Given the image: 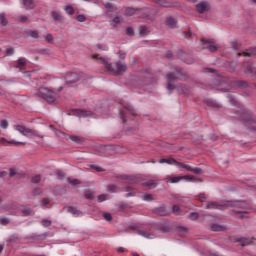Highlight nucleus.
I'll use <instances>...</instances> for the list:
<instances>
[{
	"label": "nucleus",
	"instance_id": "obj_47",
	"mask_svg": "<svg viewBox=\"0 0 256 256\" xmlns=\"http://www.w3.org/2000/svg\"><path fill=\"white\" fill-rule=\"evenodd\" d=\"M0 126L2 129H7L9 127V122L7 120H1Z\"/></svg>",
	"mask_w": 256,
	"mask_h": 256
},
{
	"label": "nucleus",
	"instance_id": "obj_42",
	"mask_svg": "<svg viewBox=\"0 0 256 256\" xmlns=\"http://www.w3.org/2000/svg\"><path fill=\"white\" fill-rule=\"evenodd\" d=\"M166 163H167V165H176L177 166L178 161L175 160L174 158H168V159H166Z\"/></svg>",
	"mask_w": 256,
	"mask_h": 256
},
{
	"label": "nucleus",
	"instance_id": "obj_33",
	"mask_svg": "<svg viewBox=\"0 0 256 256\" xmlns=\"http://www.w3.org/2000/svg\"><path fill=\"white\" fill-rule=\"evenodd\" d=\"M254 69H253V66L252 65H250V64H248L247 66H246V69H245V73H246V75H251L252 73H254Z\"/></svg>",
	"mask_w": 256,
	"mask_h": 256
},
{
	"label": "nucleus",
	"instance_id": "obj_59",
	"mask_svg": "<svg viewBox=\"0 0 256 256\" xmlns=\"http://www.w3.org/2000/svg\"><path fill=\"white\" fill-rule=\"evenodd\" d=\"M113 23H115L116 25L121 23V18H119V16H116L113 20Z\"/></svg>",
	"mask_w": 256,
	"mask_h": 256
},
{
	"label": "nucleus",
	"instance_id": "obj_7",
	"mask_svg": "<svg viewBox=\"0 0 256 256\" xmlns=\"http://www.w3.org/2000/svg\"><path fill=\"white\" fill-rule=\"evenodd\" d=\"M241 121H243L244 125L246 127H250V125H253L256 123V118L253 116V114L249 111H244L240 117Z\"/></svg>",
	"mask_w": 256,
	"mask_h": 256
},
{
	"label": "nucleus",
	"instance_id": "obj_29",
	"mask_svg": "<svg viewBox=\"0 0 256 256\" xmlns=\"http://www.w3.org/2000/svg\"><path fill=\"white\" fill-rule=\"evenodd\" d=\"M172 212L175 214V215H183V212L181 211V208L177 205H174L172 207Z\"/></svg>",
	"mask_w": 256,
	"mask_h": 256
},
{
	"label": "nucleus",
	"instance_id": "obj_60",
	"mask_svg": "<svg viewBox=\"0 0 256 256\" xmlns=\"http://www.w3.org/2000/svg\"><path fill=\"white\" fill-rule=\"evenodd\" d=\"M232 47H233V49H235V50L239 49V43H237L236 41H233V42H232Z\"/></svg>",
	"mask_w": 256,
	"mask_h": 256
},
{
	"label": "nucleus",
	"instance_id": "obj_18",
	"mask_svg": "<svg viewBox=\"0 0 256 256\" xmlns=\"http://www.w3.org/2000/svg\"><path fill=\"white\" fill-rule=\"evenodd\" d=\"M21 216L22 217H29L33 215V210L31 208H22L21 209Z\"/></svg>",
	"mask_w": 256,
	"mask_h": 256
},
{
	"label": "nucleus",
	"instance_id": "obj_9",
	"mask_svg": "<svg viewBox=\"0 0 256 256\" xmlns=\"http://www.w3.org/2000/svg\"><path fill=\"white\" fill-rule=\"evenodd\" d=\"M79 74L70 73L66 76V85H73V83H77L79 81Z\"/></svg>",
	"mask_w": 256,
	"mask_h": 256
},
{
	"label": "nucleus",
	"instance_id": "obj_37",
	"mask_svg": "<svg viewBox=\"0 0 256 256\" xmlns=\"http://www.w3.org/2000/svg\"><path fill=\"white\" fill-rule=\"evenodd\" d=\"M67 182L70 185H79L81 183L78 179H71V178H67Z\"/></svg>",
	"mask_w": 256,
	"mask_h": 256
},
{
	"label": "nucleus",
	"instance_id": "obj_41",
	"mask_svg": "<svg viewBox=\"0 0 256 256\" xmlns=\"http://www.w3.org/2000/svg\"><path fill=\"white\" fill-rule=\"evenodd\" d=\"M125 15L131 17V15H135V9L133 8H126Z\"/></svg>",
	"mask_w": 256,
	"mask_h": 256
},
{
	"label": "nucleus",
	"instance_id": "obj_25",
	"mask_svg": "<svg viewBox=\"0 0 256 256\" xmlns=\"http://www.w3.org/2000/svg\"><path fill=\"white\" fill-rule=\"evenodd\" d=\"M166 25L173 28L175 25H177V21L174 18H167Z\"/></svg>",
	"mask_w": 256,
	"mask_h": 256
},
{
	"label": "nucleus",
	"instance_id": "obj_62",
	"mask_svg": "<svg viewBox=\"0 0 256 256\" xmlns=\"http://www.w3.org/2000/svg\"><path fill=\"white\" fill-rule=\"evenodd\" d=\"M117 253H125V248L123 247L117 248Z\"/></svg>",
	"mask_w": 256,
	"mask_h": 256
},
{
	"label": "nucleus",
	"instance_id": "obj_54",
	"mask_svg": "<svg viewBox=\"0 0 256 256\" xmlns=\"http://www.w3.org/2000/svg\"><path fill=\"white\" fill-rule=\"evenodd\" d=\"M106 200H107V195L101 194V195L98 196V201L100 203H103V201H106Z\"/></svg>",
	"mask_w": 256,
	"mask_h": 256
},
{
	"label": "nucleus",
	"instance_id": "obj_26",
	"mask_svg": "<svg viewBox=\"0 0 256 256\" xmlns=\"http://www.w3.org/2000/svg\"><path fill=\"white\" fill-rule=\"evenodd\" d=\"M29 37H32L33 39H39V31L37 30H30L28 31Z\"/></svg>",
	"mask_w": 256,
	"mask_h": 256
},
{
	"label": "nucleus",
	"instance_id": "obj_17",
	"mask_svg": "<svg viewBox=\"0 0 256 256\" xmlns=\"http://www.w3.org/2000/svg\"><path fill=\"white\" fill-rule=\"evenodd\" d=\"M23 5L25 9H35V1L34 0H23Z\"/></svg>",
	"mask_w": 256,
	"mask_h": 256
},
{
	"label": "nucleus",
	"instance_id": "obj_49",
	"mask_svg": "<svg viewBox=\"0 0 256 256\" xmlns=\"http://www.w3.org/2000/svg\"><path fill=\"white\" fill-rule=\"evenodd\" d=\"M44 39L47 41V43H53V34H47L44 36Z\"/></svg>",
	"mask_w": 256,
	"mask_h": 256
},
{
	"label": "nucleus",
	"instance_id": "obj_35",
	"mask_svg": "<svg viewBox=\"0 0 256 256\" xmlns=\"http://www.w3.org/2000/svg\"><path fill=\"white\" fill-rule=\"evenodd\" d=\"M138 235H142V237H146L147 239H151V233L145 232L143 230H139Z\"/></svg>",
	"mask_w": 256,
	"mask_h": 256
},
{
	"label": "nucleus",
	"instance_id": "obj_5",
	"mask_svg": "<svg viewBox=\"0 0 256 256\" xmlns=\"http://www.w3.org/2000/svg\"><path fill=\"white\" fill-rule=\"evenodd\" d=\"M39 95L42 97V99H45L47 103H55L56 101L55 92L49 90L48 88H41Z\"/></svg>",
	"mask_w": 256,
	"mask_h": 256
},
{
	"label": "nucleus",
	"instance_id": "obj_4",
	"mask_svg": "<svg viewBox=\"0 0 256 256\" xmlns=\"http://www.w3.org/2000/svg\"><path fill=\"white\" fill-rule=\"evenodd\" d=\"M197 181L195 176L185 175V176H175V175H167L164 179L165 183H179V181Z\"/></svg>",
	"mask_w": 256,
	"mask_h": 256
},
{
	"label": "nucleus",
	"instance_id": "obj_56",
	"mask_svg": "<svg viewBox=\"0 0 256 256\" xmlns=\"http://www.w3.org/2000/svg\"><path fill=\"white\" fill-rule=\"evenodd\" d=\"M13 53H15V49H13V47L6 49V55L11 56Z\"/></svg>",
	"mask_w": 256,
	"mask_h": 256
},
{
	"label": "nucleus",
	"instance_id": "obj_6",
	"mask_svg": "<svg viewBox=\"0 0 256 256\" xmlns=\"http://www.w3.org/2000/svg\"><path fill=\"white\" fill-rule=\"evenodd\" d=\"M177 75L175 73H169L166 75V79H167V86L166 89L168 91H173V89H175V86L171 83H173L174 81H177V79H181V70H177Z\"/></svg>",
	"mask_w": 256,
	"mask_h": 256
},
{
	"label": "nucleus",
	"instance_id": "obj_10",
	"mask_svg": "<svg viewBox=\"0 0 256 256\" xmlns=\"http://www.w3.org/2000/svg\"><path fill=\"white\" fill-rule=\"evenodd\" d=\"M14 67H15V69H20V71H23V69H25V67H27V58L20 57L16 61V65H14Z\"/></svg>",
	"mask_w": 256,
	"mask_h": 256
},
{
	"label": "nucleus",
	"instance_id": "obj_48",
	"mask_svg": "<svg viewBox=\"0 0 256 256\" xmlns=\"http://www.w3.org/2000/svg\"><path fill=\"white\" fill-rule=\"evenodd\" d=\"M139 33H140V35H147V27L146 26H140L139 27Z\"/></svg>",
	"mask_w": 256,
	"mask_h": 256
},
{
	"label": "nucleus",
	"instance_id": "obj_64",
	"mask_svg": "<svg viewBox=\"0 0 256 256\" xmlns=\"http://www.w3.org/2000/svg\"><path fill=\"white\" fill-rule=\"evenodd\" d=\"M120 118L122 119L123 123L127 121V119L125 118V115H123L122 113H120Z\"/></svg>",
	"mask_w": 256,
	"mask_h": 256
},
{
	"label": "nucleus",
	"instance_id": "obj_31",
	"mask_svg": "<svg viewBox=\"0 0 256 256\" xmlns=\"http://www.w3.org/2000/svg\"><path fill=\"white\" fill-rule=\"evenodd\" d=\"M188 218L191 219V221H197L199 219V213L197 212H191L188 216Z\"/></svg>",
	"mask_w": 256,
	"mask_h": 256
},
{
	"label": "nucleus",
	"instance_id": "obj_55",
	"mask_svg": "<svg viewBox=\"0 0 256 256\" xmlns=\"http://www.w3.org/2000/svg\"><path fill=\"white\" fill-rule=\"evenodd\" d=\"M85 198H86V199H89L90 201L93 200V199H94L93 193H91V192H89V191L86 192V193H85Z\"/></svg>",
	"mask_w": 256,
	"mask_h": 256
},
{
	"label": "nucleus",
	"instance_id": "obj_52",
	"mask_svg": "<svg viewBox=\"0 0 256 256\" xmlns=\"http://www.w3.org/2000/svg\"><path fill=\"white\" fill-rule=\"evenodd\" d=\"M27 20H28L27 16H19L17 18V21H19L20 23H27Z\"/></svg>",
	"mask_w": 256,
	"mask_h": 256
},
{
	"label": "nucleus",
	"instance_id": "obj_40",
	"mask_svg": "<svg viewBox=\"0 0 256 256\" xmlns=\"http://www.w3.org/2000/svg\"><path fill=\"white\" fill-rule=\"evenodd\" d=\"M65 11L66 13H68V15H73L75 13V9H73V6H66Z\"/></svg>",
	"mask_w": 256,
	"mask_h": 256
},
{
	"label": "nucleus",
	"instance_id": "obj_36",
	"mask_svg": "<svg viewBox=\"0 0 256 256\" xmlns=\"http://www.w3.org/2000/svg\"><path fill=\"white\" fill-rule=\"evenodd\" d=\"M51 220H49V219H43L42 221H41V225L43 226V227H51Z\"/></svg>",
	"mask_w": 256,
	"mask_h": 256
},
{
	"label": "nucleus",
	"instance_id": "obj_43",
	"mask_svg": "<svg viewBox=\"0 0 256 256\" xmlns=\"http://www.w3.org/2000/svg\"><path fill=\"white\" fill-rule=\"evenodd\" d=\"M76 20L79 21V23H84V21H87V17H85L83 14H80L76 17Z\"/></svg>",
	"mask_w": 256,
	"mask_h": 256
},
{
	"label": "nucleus",
	"instance_id": "obj_16",
	"mask_svg": "<svg viewBox=\"0 0 256 256\" xmlns=\"http://www.w3.org/2000/svg\"><path fill=\"white\" fill-rule=\"evenodd\" d=\"M223 205L217 203V202H209L206 205V209H223Z\"/></svg>",
	"mask_w": 256,
	"mask_h": 256
},
{
	"label": "nucleus",
	"instance_id": "obj_28",
	"mask_svg": "<svg viewBox=\"0 0 256 256\" xmlns=\"http://www.w3.org/2000/svg\"><path fill=\"white\" fill-rule=\"evenodd\" d=\"M51 17L55 21H61V19H62V17L60 16L59 12H57V11H52L51 12Z\"/></svg>",
	"mask_w": 256,
	"mask_h": 256
},
{
	"label": "nucleus",
	"instance_id": "obj_12",
	"mask_svg": "<svg viewBox=\"0 0 256 256\" xmlns=\"http://www.w3.org/2000/svg\"><path fill=\"white\" fill-rule=\"evenodd\" d=\"M202 41H203V45H208L206 47V49H208V51H210L211 53H215V51H217V47L214 43H211L208 40H202Z\"/></svg>",
	"mask_w": 256,
	"mask_h": 256
},
{
	"label": "nucleus",
	"instance_id": "obj_23",
	"mask_svg": "<svg viewBox=\"0 0 256 256\" xmlns=\"http://www.w3.org/2000/svg\"><path fill=\"white\" fill-rule=\"evenodd\" d=\"M156 3L160 5V7H171V2L167 0H157Z\"/></svg>",
	"mask_w": 256,
	"mask_h": 256
},
{
	"label": "nucleus",
	"instance_id": "obj_24",
	"mask_svg": "<svg viewBox=\"0 0 256 256\" xmlns=\"http://www.w3.org/2000/svg\"><path fill=\"white\" fill-rule=\"evenodd\" d=\"M79 117H91L93 113L91 111L78 110Z\"/></svg>",
	"mask_w": 256,
	"mask_h": 256
},
{
	"label": "nucleus",
	"instance_id": "obj_63",
	"mask_svg": "<svg viewBox=\"0 0 256 256\" xmlns=\"http://www.w3.org/2000/svg\"><path fill=\"white\" fill-rule=\"evenodd\" d=\"M16 173L15 170L10 169V177H15Z\"/></svg>",
	"mask_w": 256,
	"mask_h": 256
},
{
	"label": "nucleus",
	"instance_id": "obj_22",
	"mask_svg": "<svg viewBox=\"0 0 256 256\" xmlns=\"http://www.w3.org/2000/svg\"><path fill=\"white\" fill-rule=\"evenodd\" d=\"M8 23H9V21L7 20V17L5 16V13H1L0 14V25L5 27Z\"/></svg>",
	"mask_w": 256,
	"mask_h": 256
},
{
	"label": "nucleus",
	"instance_id": "obj_13",
	"mask_svg": "<svg viewBox=\"0 0 256 256\" xmlns=\"http://www.w3.org/2000/svg\"><path fill=\"white\" fill-rule=\"evenodd\" d=\"M242 55L244 57H252V55H256V47L249 49L248 52H239L238 53V57H242Z\"/></svg>",
	"mask_w": 256,
	"mask_h": 256
},
{
	"label": "nucleus",
	"instance_id": "obj_34",
	"mask_svg": "<svg viewBox=\"0 0 256 256\" xmlns=\"http://www.w3.org/2000/svg\"><path fill=\"white\" fill-rule=\"evenodd\" d=\"M107 191H109V193H115L117 191V185L115 184L108 185Z\"/></svg>",
	"mask_w": 256,
	"mask_h": 256
},
{
	"label": "nucleus",
	"instance_id": "obj_21",
	"mask_svg": "<svg viewBox=\"0 0 256 256\" xmlns=\"http://www.w3.org/2000/svg\"><path fill=\"white\" fill-rule=\"evenodd\" d=\"M211 231H225V226H221L219 224H212Z\"/></svg>",
	"mask_w": 256,
	"mask_h": 256
},
{
	"label": "nucleus",
	"instance_id": "obj_50",
	"mask_svg": "<svg viewBox=\"0 0 256 256\" xmlns=\"http://www.w3.org/2000/svg\"><path fill=\"white\" fill-rule=\"evenodd\" d=\"M198 201H201V203H205V199H207V196L205 194H199L197 196Z\"/></svg>",
	"mask_w": 256,
	"mask_h": 256
},
{
	"label": "nucleus",
	"instance_id": "obj_27",
	"mask_svg": "<svg viewBox=\"0 0 256 256\" xmlns=\"http://www.w3.org/2000/svg\"><path fill=\"white\" fill-rule=\"evenodd\" d=\"M176 167H179L180 169H186V171H191V166H189L183 162H178Z\"/></svg>",
	"mask_w": 256,
	"mask_h": 256
},
{
	"label": "nucleus",
	"instance_id": "obj_30",
	"mask_svg": "<svg viewBox=\"0 0 256 256\" xmlns=\"http://www.w3.org/2000/svg\"><path fill=\"white\" fill-rule=\"evenodd\" d=\"M144 187H148L149 189H152V187H157V183H155L154 180H150L144 183Z\"/></svg>",
	"mask_w": 256,
	"mask_h": 256
},
{
	"label": "nucleus",
	"instance_id": "obj_1",
	"mask_svg": "<svg viewBox=\"0 0 256 256\" xmlns=\"http://www.w3.org/2000/svg\"><path fill=\"white\" fill-rule=\"evenodd\" d=\"M92 59H98L99 63L104 65L107 69V71H110L112 75H123L127 71V64L118 61L116 62V68H113V65H111L105 58H99V54H94L92 56Z\"/></svg>",
	"mask_w": 256,
	"mask_h": 256
},
{
	"label": "nucleus",
	"instance_id": "obj_39",
	"mask_svg": "<svg viewBox=\"0 0 256 256\" xmlns=\"http://www.w3.org/2000/svg\"><path fill=\"white\" fill-rule=\"evenodd\" d=\"M10 221L7 217H0V225H9Z\"/></svg>",
	"mask_w": 256,
	"mask_h": 256
},
{
	"label": "nucleus",
	"instance_id": "obj_3",
	"mask_svg": "<svg viewBox=\"0 0 256 256\" xmlns=\"http://www.w3.org/2000/svg\"><path fill=\"white\" fill-rule=\"evenodd\" d=\"M13 128H14L15 131H18V133H20L24 137H39L40 139H44V137H45V136L39 135L37 130L32 129V128H28L24 125L16 124V125L13 126Z\"/></svg>",
	"mask_w": 256,
	"mask_h": 256
},
{
	"label": "nucleus",
	"instance_id": "obj_57",
	"mask_svg": "<svg viewBox=\"0 0 256 256\" xmlns=\"http://www.w3.org/2000/svg\"><path fill=\"white\" fill-rule=\"evenodd\" d=\"M118 55H119V58L120 59H125V57H126V53L125 52H123V50H120L119 52H118Z\"/></svg>",
	"mask_w": 256,
	"mask_h": 256
},
{
	"label": "nucleus",
	"instance_id": "obj_46",
	"mask_svg": "<svg viewBox=\"0 0 256 256\" xmlns=\"http://www.w3.org/2000/svg\"><path fill=\"white\" fill-rule=\"evenodd\" d=\"M126 35H128L129 37H133V35H135V31L133 30V28L128 27L126 29Z\"/></svg>",
	"mask_w": 256,
	"mask_h": 256
},
{
	"label": "nucleus",
	"instance_id": "obj_14",
	"mask_svg": "<svg viewBox=\"0 0 256 256\" xmlns=\"http://www.w3.org/2000/svg\"><path fill=\"white\" fill-rule=\"evenodd\" d=\"M68 213H71L72 215H75L76 217H79L81 215H83V212L78 210L76 207L73 206H69L67 208Z\"/></svg>",
	"mask_w": 256,
	"mask_h": 256
},
{
	"label": "nucleus",
	"instance_id": "obj_53",
	"mask_svg": "<svg viewBox=\"0 0 256 256\" xmlns=\"http://www.w3.org/2000/svg\"><path fill=\"white\" fill-rule=\"evenodd\" d=\"M90 169H94L98 173H101V171H103V168L96 166V165H90Z\"/></svg>",
	"mask_w": 256,
	"mask_h": 256
},
{
	"label": "nucleus",
	"instance_id": "obj_51",
	"mask_svg": "<svg viewBox=\"0 0 256 256\" xmlns=\"http://www.w3.org/2000/svg\"><path fill=\"white\" fill-rule=\"evenodd\" d=\"M103 217L106 221H112L113 220V216H111V213H104Z\"/></svg>",
	"mask_w": 256,
	"mask_h": 256
},
{
	"label": "nucleus",
	"instance_id": "obj_8",
	"mask_svg": "<svg viewBox=\"0 0 256 256\" xmlns=\"http://www.w3.org/2000/svg\"><path fill=\"white\" fill-rule=\"evenodd\" d=\"M0 145H4L5 147H9V145H26L25 142H19V141H15V140H7V138L5 137H1L0 138Z\"/></svg>",
	"mask_w": 256,
	"mask_h": 256
},
{
	"label": "nucleus",
	"instance_id": "obj_11",
	"mask_svg": "<svg viewBox=\"0 0 256 256\" xmlns=\"http://www.w3.org/2000/svg\"><path fill=\"white\" fill-rule=\"evenodd\" d=\"M236 243H240L242 247H245L247 245H251L253 243V240L245 237H240L236 238Z\"/></svg>",
	"mask_w": 256,
	"mask_h": 256
},
{
	"label": "nucleus",
	"instance_id": "obj_19",
	"mask_svg": "<svg viewBox=\"0 0 256 256\" xmlns=\"http://www.w3.org/2000/svg\"><path fill=\"white\" fill-rule=\"evenodd\" d=\"M156 213H158V215H161L162 217H165V215H169V211H167V208L165 207L157 208Z\"/></svg>",
	"mask_w": 256,
	"mask_h": 256
},
{
	"label": "nucleus",
	"instance_id": "obj_15",
	"mask_svg": "<svg viewBox=\"0 0 256 256\" xmlns=\"http://www.w3.org/2000/svg\"><path fill=\"white\" fill-rule=\"evenodd\" d=\"M207 7H208L207 3L201 2L196 5V10L198 11V13H204L207 11Z\"/></svg>",
	"mask_w": 256,
	"mask_h": 256
},
{
	"label": "nucleus",
	"instance_id": "obj_20",
	"mask_svg": "<svg viewBox=\"0 0 256 256\" xmlns=\"http://www.w3.org/2000/svg\"><path fill=\"white\" fill-rule=\"evenodd\" d=\"M71 141H73L74 143H85V138L81 137V136H70Z\"/></svg>",
	"mask_w": 256,
	"mask_h": 256
},
{
	"label": "nucleus",
	"instance_id": "obj_61",
	"mask_svg": "<svg viewBox=\"0 0 256 256\" xmlns=\"http://www.w3.org/2000/svg\"><path fill=\"white\" fill-rule=\"evenodd\" d=\"M160 230L162 231V233H169L170 228L169 227H162Z\"/></svg>",
	"mask_w": 256,
	"mask_h": 256
},
{
	"label": "nucleus",
	"instance_id": "obj_2",
	"mask_svg": "<svg viewBox=\"0 0 256 256\" xmlns=\"http://www.w3.org/2000/svg\"><path fill=\"white\" fill-rule=\"evenodd\" d=\"M230 207H233L234 213H237V215H239V218L243 219V214L249 213V209H251V204H249L247 201L234 200L230 202Z\"/></svg>",
	"mask_w": 256,
	"mask_h": 256
},
{
	"label": "nucleus",
	"instance_id": "obj_45",
	"mask_svg": "<svg viewBox=\"0 0 256 256\" xmlns=\"http://www.w3.org/2000/svg\"><path fill=\"white\" fill-rule=\"evenodd\" d=\"M143 199H144V201H153V195H151L149 193H145L143 195Z\"/></svg>",
	"mask_w": 256,
	"mask_h": 256
},
{
	"label": "nucleus",
	"instance_id": "obj_58",
	"mask_svg": "<svg viewBox=\"0 0 256 256\" xmlns=\"http://www.w3.org/2000/svg\"><path fill=\"white\" fill-rule=\"evenodd\" d=\"M236 84L238 85V87H245V86H247V82H245V81H238Z\"/></svg>",
	"mask_w": 256,
	"mask_h": 256
},
{
	"label": "nucleus",
	"instance_id": "obj_38",
	"mask_svg": "<svg viewBox=\"0 0 256 256\" xmlns=\"http://www.w3.org/2000/svg\"><path fill=\"white\" fill-rule=\"evenodd\" d=\"M191 171L192 173H195V175H201L203 173V170L201 168H193L191 167Z\"/></svg>",
	"mask_w": 256,
	"mask_h": 256
},
{
	"label": "nucleus",
	"instance_id": "obj_32",
	"mask_svg": "<svg viewBox=\"0 0 256 256\" xmlns=\"http://www.w3.org/2000/svg\"><path fill=\"white\" fill-rule=\"evenodd\" d=\"M55 175L58 177V179H65V172L63 170H57L55 172Z\"/></svg>",
	"mask_w": 256,
	"mask_h": 256
},
{
	"label": "nucleus",
	"instance_id": "obj_44",
	"mask_svg": "<svg viewBox=\"0 0 256 256\" xmlns=\"http://www.w3.org/2000/svg\"><path fill=\"white\" fill-rule=\"evenodd\" d=\"M31 182L32 183H40L41 182V175L38 174V175L32 177Z\"/></svg>",
	"mask_w": 256,
	"mask_h": 256
}]
</instances>
